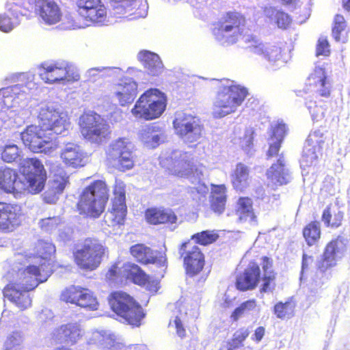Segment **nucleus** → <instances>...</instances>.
Returning a JSON list of instances; mask_svg holds the SVG:
<instances>
[{"instance_id":"obj_53","label":"nucleus","mask_w":350,"mask_h":350,"mask_svg":"<svg viewBox=\"0 0 350 350\" xmlns=\"http://www.w3.org/2000/svg\"><path fill=\"white\" fill-rule=\"evenodd\" d=\"M308 150H313V152H319L321 150V144L323 143L322 139L319 140V131H315L310 133L307 139Z\"/></svg>"},{"instance_id":"obj_56","label":"nucleus","mask_w":350,"mask_h":350,"mask_svg":"<svg viewBox=\"0 0 350 350\" xmlns=\"http://www.w3.org/2000/svg\"><path fill=\"white\" fill-rule=\"evenodd\" d=\"M59 223L58 217H52L42 219L40 221V228L46 231L55 228Z\"/></svg>"},{"instance_id":"obj_29","label":"nucleus","mask_w":350,"mask_h":350,"mask_svg":"<svg viewBox=\"0 0 350 350\" xmlns=\"http://www.w3.org/2000/svg\"><path fill=\"white\" fill-rule=\"evenodd\" d=\"M308 85L314 86V92L318 96L329 98L331 96L332 88L327 80L325 68H316L308 77Z\"/></svg>"},{"instance_id":"obj_42","label":"nucleus","mask_w":350,"mask_h":350,"mask_svg":"<svg viewBox=\"0 0 350 350\" xmlns=\"http://www.w3.org/2000/svg\"><path fill=\"white\" fill-rule=\"evenodd\" d=\"M295 304L288 300L285 302L279 301L273 306V313L280 319H289L295 315Z\"/></svg>"},{"instance_id":"obj_21","label":"nucleus","mask_w":350,"mask_h":350,"mask_svg":"<svg viewBox=\"0 0 350 350\" xmlns=\"http://www.w3.org/2000/svg\"><path fill=\"white\" fill-rule=\"evenodd\" d=\"M176 135L190 142L197 141L202 135L203 126L196 117L184 113H176L173 121Z\"/></svg>"},{"instance_id":"obj_19","label":"nucleus","mask_w":350,"mask_h":350,"mask_svg":"<svg viewBox=\"0 0 350 350\" xmlns=\"http://www.w3.org/2000/svg\"><path fill=\"white\" fill-rule=\"evenodd\" d=\"M55 254L56 247L52 241L39 239L33 243L31 252L24 257L28 262L36 260L37 267L42 268L44 271L51 275L53 267L51 259L55 256Z\"/></svg>"},{"instance_id":"obj_20","label":"nucleus","mask_w":350,"mask_h":350,"mask_svg":"<svg viewBox=\"0 0 350 350\" xmlns=\"http://www.w3.org/2000/svg\"><path fill=\"white\" fill-rule=\"evenodd\" d=\"M76 12L86 23L103 25L107 18V10L102 0H77Z\"/></svg>"},{"instance_id":"obj_6","label":"nucleus","mask_w":350,"mask_h":350,"mask_svg":"<svg viewBox=\"0 0 350 350\" xmlns=\"http://www.w3.org/2000/svg\"><path fill=\"white\" fill-rule=\"evenodd\" d=\"M246 25L247 18L243 14L230 10L224 12L213 24L211 32L217 40L234 44L245 36Z\"/></svg>"},{"instance_id":"obj_7","label":"nucleus","mask_w":350,"mask_h":350,"mask_svg":"<svg viewBox=\"0 0 350 350\" xmlns=\"http://www.w3.org/2000/svg\"><path fill=\"white\" fill-rule=\"evenodd\" d=\"M167 105V98L164 92L157 88H150L138 98L131 113L136 119L150 121L160 118Z\"/></svg>"},{"instance_id":"obj_16","label":"nucleus","mask_w":350,"mask_h":350,"mask_svg":"<svg viewBox=\"0 0 350 350\" xmlns=\"http://www.w3.org/2000/svg\"><path fill=\"white\" fill-rule=\"evenodd\" d=\"M347 249V240L340 236L331 240L325 246L321 260L317 265V275H329L331 269L337 264Z\"/></svg>"},{"instance_id":"obj_37","label":"nucleus","mask_w":350,"mask_h":350,"mask_svg":"<svg viewBox=\"0 0 350 350\" xmlns=\"http://www.w3.org/2000/svg\"><path fill=\"white\" fill-rule=\"evenodd\" d=\"M235 213L241 221H246L248 219L255 221L256 218L253 208V200L247 196H242L238 198Z\"/></svg>"},{"instance_id":"obj_1","label":"nucleus","mask_w":350,"mask_h":350,"mask_svg":"<svg viewBox=\"0 0 350 350\" xmlns=\"http://www.w3.org/2000/svg\"><path fill=\"white\" fill-rule=\"evenodd\" d=\"M38 122L25 128L21 133V140L32 152L49 154L57 147L56 136L68 130V120L65 114L46 107L40 110Z\"/></svg>"},{"instance_id":"obj_26","label":"nucleus","mask_w":350,"mask_h":350,"mask_svg":"<svg viewBox=\"0 0 350 350\" xmlns=\"http://www.w3.org/2000/svg\"><path fill=\"white\" fill-rule=\"evenodd\" d=\"M137 83L131 79H126L116 84L113 88V94L118 104L124 107L131 104L137 94Z\"/></svg>"},{"instance_id":"obj_38","label":"nucleus","mask_w":350,"mask_h":350,"mask_svg":"<svg viewBox=\"0 0 350 350\" xmlns=\"http://www.w3.org/2000/svg\"><path fill=\"white\" fill-rule=\"evenodd\" d=\"M17 213L15 208L5 202H0V230H9L14 226Z\"/></svg>"},{"instance_id":"obj_11","label":"nucleus","mask_w":350,"mask_h":350,"mask_svg":"<svg viewBox=\"0 0 350 350\" xmlns=\"http://www.w3.org/2000/svg\"><path fill=\"white\" fill-rule=\"evenodd\" d=\"M23 189L31 194L42 191L46 180V172L42 161L36 157L27 158L21 165Z\"/></svg>"},{"instance_id":"obj_27","label":"nucleus","mask_w":350,"mask_h":350,"mask_svg":"<svg viewBox=\"0 0 350 350\" xmlns=\"http://www.w3.org/2000/svg\"><path fill=\"white\" fill-rule=\"evenodd\" d=\"M266 176L273 189L288 183V172L286 168V161L282 154L280 155L276 162L271 165L266 172Z\"/></svg>"},{"instance_id":"obj_23","label":"nucleus","mask_w":350,"mask_h":350,"mask_svg":"<svg viewBox=\"0 0 350 350\" xmlns=\"http://www.w3.org/2000/svg\"><path fill=\"white\" fill-rule=\"evenodd\" d=\"M130 253L139 264L156 265L159 267H167V259L165 250H153L142 243H137L130 247Z\"/></svg>"},{"instance_id":"obj_55","label":"nucleus","mask_w":350,"mask_h":350,"mask_svg":"<svg viewBox=\"0 0 350 350\" xmlns=\"http://www.w3.org/2000/svg\"><path fill=\"white\" fill-rule=\"evenodd\" d=\"M18 156V147L16 145L5 146L1 153L2 159L7 163L13 162Z\"/></svg>"},{"instance_id":"obj_22","label":"nucleus","mask_w":350,"mask_h":350,"mask_svg":"<svg viewBox=\"0 0 350 350\" xmlns=\"http://www.w3.org/2000/svg\"><path fill=\"white\" fill-rule=\"evenodd\" d=\"M204 165L195 159L188 152L183 153L176 160L171 169L169 175L180 178H200L203 176Z\"/></svg>"},{"instance_id":"obj_4","label":"nucleus","mask_w":350,"mask_h":350,"mask_svg":"<svg viewBox=\"0 0 350 350\" xmlns=\"http://www.w3.org/2000/svg\"><path fill=\"white\" fill-rule=\"evenodd\" d=\"M273 260L268 256L262 258V274L259 264L251 260L244 270L237 275L234 282L235 288L241 292L252 291L257 288L260 281L262 284L260 293L272 291L275 286L277 273L272 269Z\"/></svg>"},{"instance_id":"obj_57","label":"nucleus","mask_w":350,"mask_h":350,"mask_svg":"<svg viewBox=\"0 0 350 350\" xmlns=\"http://www.w3.org/2000/svg\"><path fill=\"white\" fill-rule=\"evenodd\" d=\"M275 22L280 28L286 29L291 23V18L286 13L278 11L275 14Z\"/></svg>"},{"instance_id":"obj_48","label":"nucleus","mask_w":350,"mask_h":350,"mask_svg":"<svg viewBox=\"0 0 350 350\" xmlns=\"http://www.w3.org/2000/svg\"><path fill=\"white\" fill-rule=\"evenodd\" d=\"M17 174L14 170L0 167V187H10L16 183Z\"/></svg>"},{"instance_id":"obj_63","label":"nucleus","mask_w":350,"mask_h":350,"mask_svg":"<svg viewBox=\"0 0 350 350\" xmlns=\"http://www.w3.org/2000/svg\"><path fill=\"white\" fill-rule=\"evenodd\" d=\"M314 262V258L312 256H308L306 254L302 255L301 261V271H307Z\"/></svg>"},{"instance_id":"obj_10","label":"nucleus","mask_w":350,"mask_h":350,"mask_svg":"<svg viewBox=\"0 0 350 350\" xmlns=\"http://www.w3.org/2000/svg\"><path fill=\"white\" fill-rule=\"evenodd\" d=\"M111 310L133 327H139L146 313L133 297L123 291L112 292L109 297Z\"/></svg>"},{"instance_id":"obj_3","label":"nucleus","mask_w":350,"mask_h":350,"mask_svg":"<svg viewBox=\"0 0 350 350\" xmlns=\"http://www.w3.org/2000/svg\"><path fill=\"white\" fill-rule=\"evenodd\" d=\"M273 260L268 256L262 258V274L259 264L251 260L244 270L237 275L234 282L235 288L241 292L252 291L257 288L260 281L262 284L260 293L272 291L275 286L277 273L272 269Z\"/></svg>"},{"instance_id":"obj_30","label":"nucleus","mask_w":350,"mask_h":350,"mask_svg":"<svg viewBox=\"0 0 350 350\" xmlns=\"http://www.w3.org/2000/svg\"><path fill=\"white\" fill-rule=\"evenodd\" d=\"M138 59L150 76L157 77L163 72V63L159 56L154 53L142 51L139 53Z\"/></svg>"},{"instance_id":"obj_41","label":"nucleus","mask_w":350,"mask_h":350,"mask_svg":"<svg viewBox=\"0 0 350 350\" xmlns=\"http://www.w3.org/2000/svg\"><path fill=\"white\" fill-rule=\"evenodd\" d=\"M219 235L216 230H203L191 235L189 240L194 241V244L202 246H207L216 242Z\"/></svg>"},{"instance_id":"obj_2","label":"nucleus","mask_w":350,"mask_h":350,"mask_svg":"<svg viewBox=\"0 0 350 350\" xmlns=\"http://www.w3.org/2000/svg\"><path fill=\"white\" fill-rule=\"evenodd\" d=\"M49 275L34 264L20 268L15 272L13 281L3 288V296L21 310H25L31 305L29 292L45 282Z\"/></svg>"},{"instance_id":"obj_54","label":"nucleus","mask_w":350,"mask_h":350,"mask_svg":"<svg viewBox=\"0 0 350 350\" xmlns=\"http://www.w3.org/2000/svg\"><path fill=\"white\" fill-rule=\"evenodd\" d=\"M305 103L313 120L319 121L321 118L324 116V109L319 107V106L317 105V101L308 100H306Z\"/></svg>"},{"instance_id":"obj_33","label":"nucleus","mask_w":350,"mask_h":350,"mask_svg":"<svg viewBox=\"0 0 350 350\" xmlns=\"http://www.w3.org/2000/svg\"><path fill=\"white\" fill-rule=\"evenodd\" d=\"M245 42L251 43L250 47L253 48L255 52L259 55H263L268 59L275 61L282 57V49L278 46H265L262 42H259L255 36H251Z\"/></svg>"},{"instance_id":"obj_39","label":"nucleus","mask_w":350,"mask_h":350,"mask_svg":"<svg viewBox=\"0 0 350 350\" xmlns=\"http://www.w3.org/2000/svg\"><path fill=\"white\" fill-rule=\"evenodd\" d=\"M347 23L345 17L340 14L335 15L332 27V35L336 42L345 43L348 39Z\"/></svg>"},{"instance_id":"obj_45","label":"nucleus","mask_w":350,"mask_h":350,"mask_svg":"<svg viewBox=\"0 0 350 350\" xmlns=\"http://www.w3.org/2000/svg\"><path fill=\"white\" fill-rule=\"evenodd\" d=\"M257 306L255 299H250L242 302L231 313L230 318L233 321H237L243 314L254 310Z\"/></svg>"},{"instance_id":"obj_14","label":"nucleus","mask_w":350,"mask_h":350,"mask_svg":"<svg viewBox=\"0 0 350 350\" xmlns=\"http://www.w3.org/2000/svg\"><path fill=\"white\" fill-rule=\"evenodd\" d=\"M178 254L186 275L194 278L204 271L206 264L205 254L191 240H187L179 245Z\"/></svg>"},{"instance_id":"obj_60","label":"nucleus","mask_w":350,"mask_h":350,"mask_svg":"<svg viewBox=\"0 0 350 350\" xmlns=\"http://www.w3.org/2000/svg\"><path fill=\"white\" fill-rule=\"evenodd\" d=\"M120 273V269L118 263L113 264L106 273V278L109 281L116 280Z\"/></svg>"},{"instance_id":"obj_47","label":"nucleus","mask_w":350,"mask_h":350,"mask_svg":"<svg viewBox=\"0 0 350 350\" xmlns=\"http://www.w3.org/2000/svg\"><path fill=\"white\" fill-rule=\"evenodd\" d=\"M17 19V14L10 12V10L8 13L0 15V30L4 32L11 31L18 23Z\"/></svg>"},{"instance_id":"obj_28","label":"nucleus","mask_w":350,"mask_h":350,"mask_svg":"<svg viewBox=\"0 0 350 350\" xmlns=\"http://www.w3.org/2000/svg\"><path fill=\"white\" fill-rule=\"evenodd\" d=\"M308 85L314 86V92L318 96L329 98L331 96L332 88L327 80L325 68H316L308 77Z\"/></svg>"},{"instance_id":"obj_34","label":"nucleus","mask_w":350,"mask_h":350,"mask_svg":"<svg viewBox=\"0 0 350 350\" xmlns=\"http://www.w3.org/2000/svg\"><path fill=\"white\" fill-rule=\"evenodd\" d=\"M53 337L59 343L73 345L80 337V329L75 325H62L55 330Z\"/></svg>"},{"instance_id":"obj_35","label":"nucleus","mask_w":350,"mask_h":350,"mask_svg":"<svg viewBox=\"0 0 350 350\" xmlns=\"http://www.w3.org/2000/svg\"><path fill=\"white\" fill-rule=\"evenodd\" d=\"M344 213L335 204H329L323 211L321 220L327 228H337L342 225Z\"/></svg>"},{"instance_id":"obj_5","label":"nucleus","mask_w":350,"mask_h":350,"mask_svg":"<svg viewBox=\"0 0 350 350\" xmlns=\"http://www.w3.org/2000/svg\"><path fill=\"white\" fill-rule=\"evenodd\" d=\"M109 189L105 180L91 182L81 190L76 204L80 215L98 218L105 211L109 200Z\"/></svg>"},{"instance_id":"obj_43","label":"nucleus","mask_w":350,"mask_h":350,"mask_svg":"<svg viewBox=\"0 0 350 350\" xmlns=\"http://www.w3.org/2000/svg\"><path fill=\"white\" fill-rule=\"evenodd\" d=\"M69 183V177L66 172L61 170L54 174L53 180L51 182L50 190L54 195H59L63 193L66 186Z\"/></svg>"},{"instance_id":"obj_49","label":"nucleus","mask_w":350,"mask_h":350,"mask_svg":"<svg viewBox=\"0 0 350 350\" xmlns=\"http://www.w3.org/2000/svg\"><path fill=\"white\" fill-rule=\"evenodd\" d=\"M23 86L19 84L8 86L0 89V99H3L2 102L4 105L8 107L5 101V98L15 99L22 92Z\"/></svg>"},{"instance_id":"obj_52","label":"nucleus","mask_w":350,"mask_h":350,"mask_svg":"<svg viewBox=\"0 0 350 350\" xmlns=\"http://www.w3.org/2000/svg\"><path fill=\"white\" fill-rule=\"evenodd\" d=\"M329 43L326 37H320L317 42L315 55L316 56L328 57L331 53Z\"/></svg>"},{"instance_id":"obj_64","label":"nucleus","mask_w":350,"mask_h":350,"mask_svg":"<svg viewBox=\"0 0 350 350\" xmlns=\"http://www.w3.org/2000/svg\"><path fill=\"white\" fill-rule=\"evenodd\" d=\"M265 334V329L262 326L258 327L255 330L252 337V339L256 342L261 341Z\"/></svg>"},{"instance_id":"obj_32","label":"nucleus","mask_w":350,"mask_h":350,"mask_svg":"<svg viewBox=\"0 0 350 350\" xmlns=\"http://www.w3.org/2000/svg\"><path fill=\"white\" fill-rule=\"evenodd\" d=\"M61 159L66 165L77 168L85 165V154L77 145L67 146L61 153Z\"/></svg>"},{"instance_id":"obj_58","label":"nucleus","mask_w":350,"mask_h":350,"mask_svg":"<svg viewBox=\"0 0 350 350\" xmlns=\"http://www.w3.org/2000/svg\"><path fill=\"white\" fill-rule=\"evenodd\" d=\"M286 133V128L284 124H278L272 129L271 137L275 138L276 141L283 142Z\"/></svg>"},{"instance_id":"obj_18","label":"nucleus","mask_w":350,"mask_h":350,"mask_svg":"<svg viewBox=\"0 0 350 350\" xmlns=\"http://www.w3.org/2000/svg\"><path fill=\"white\" fill-rule=\"evenodd\" d=\"M62 299L72 304L83 308L88 311L98 309L99 302L94 293L81 286L70 285L66 287L61 294Z\"/></svg>"},{"instance_id":"obj_59","label":"nucleus","mask_w":350,"mask_h":350,"mask_svg":"<svg viewBox=\"0 0 350 350\" xmlns=\"http://www.w3.org/2000/svg\"><path fill=\"white\" fill-rule=\"evenodd\" d=\"M114 3H118L115 8L120 10L118 13L122 11L124 12H131L133 10V5L135 4L134 0H112Z\"/></svg>"},{"instance_id":"obj_15","label":"nucleus","mask_w":350,"mask_h":350,"mask_svg":"<svg viewBox=\"0 0 350 350\" xmlns=\"http://www.w3.org/2000/svg\"><path fill=\"white\" fill-rule=\"evenodd\" d=\"M106 163L109 167L122 172L134 167L133 152L123 139H118L109 145L106 152Z\"/></svg>"},{"instance_id":"obj_9","label":"nucleus","mask_w":350,"mask_h":350,"mask_svg":"<svg viewBox=\"0 0 350 350\" xmlns=\"http://www.w3.org/2000/svg\"><path fill=\"white\" fill-rule=\"evenodd\" d=\"M247 95V90L241 85H223L217 92L213 103V117L222 118L234 113Z\"/></svg>"},{"instance_id":"obj_62","label":"nucleus","mask_w":350,"mask_h":350,"mask_svg":"<svg viewBox=\"0 0 350 350\" xmlns=\"http://www.w3.org/2000/svg\"><path fill=\"white\" fill-rule=\"evenodd\" d=\"M174 324L176 329V334L180 337L186 336V329L183 325V323L179 317H176L174 320Z\"/></svg>"},{"instance_id":"obj_25","label":"nucleus","mask_w":350,"mask_h":350,"mask_svg":"<svg viewBox=\"0 0 350 350\" xmlns=\"http://www.w3.org/2000/svg\"><path fill=\"white\" fill-rule=\"evenodd\" d=\"M36 12L49 25L59 23L62 17L61 8L55 0H36Z\"/></svg>"},{"instance_id":"obj_51","label":"nucleus","mask_w":350,"mask_h":350,"mask_svg":"<svg viewBox=\"0 0 350 350\" xmlns=\"http://www.w3.org/2000/svg\"><path fill=\"white\" fill-rule=\"evenodd\" d=\"M161 225H174L178 222V216L174 211L170 208L161 207Z\"/></svg>"},{"instance_id":"obj_8","label":"nucleus","mask_w":350,"mask_h":350,"mask_svg":"<svg viewBox=\"0 0 350 350\" xmlns=\"http://www.w3.org/2000/svg\"><path fill=\"white\" fill-rule=\"evenodd\" d=\"M108 255L109 249L104 243L96 238L89 237L73 252V260L80 269L92 271Z\"/></svg>"},{"instance_id":"obj_24","label":"nucleus","mask_w":350,"mask_h":350,"mask_svg":"<svg viewBox=\"0 0 350 350\" xmlns=\"http://www.w3.org/2000/svg\"><path fill=\"white\" fill-rule=\"evenodd\" d=\"M122 269L125 278L131 280L133 284L146 287L148 291L157 289V281L153 280L139 265L135 263H125Z\"/></svg>"},{"instance_id":"obj_17","label":"nucleus","mask_w":350,"mask_h":350,"mask_svg":"<svg viewBox=\"0 0 350 350\" xmlns=\"http://www.w3.org/2000/svg\"><path fill=\"white\" fill-rule=\"evenodd\" d=\"M126 187L124 182L116 179L113 185L111 206L109 211L108 219L112 226H122L127 215L126 204Z\"/></svg>"},{"instance_id":"obj_31","label":"nucleus","mask_w":350,"mask_h":350,"mask_svg":"<svg viewBox=\"0 0 350 350\" xmlns=\"http://www.w3.org/2000/svg\"><path fill=\"white\" fill-rule=\"evenodd\" d=\"M211 188L210 208L215 213L221 215L226 210L227 202L226 187L224 185L211 184Z\"/></svg>"},{"instance_id":"obj_40","label":"nucleus","mask_w":350,"mask_h":350,"mask_svg":"<svg viewBox=\"0 0 350 350\" xmlns=\"http://www.w3.org/2000/svg\"><path fill=\"white\" fill-rule=\"evenodd\" d=\"M302 234L308 246L316 245L321 236L320 222L318 221L309 222L303 228Z\"/></svg>"},{"instance_id":"obj_12","label":"nucleus","mask_w":350,"mask_h":350,"mask_svg":"<svg viewBox=\"0 0 350 350\" xmlns=\"http://www.w3.org/2000/svg\"><path fill=\"white\" fill-rule=\"evenodd\" d=\"M40 78L48 84L62 81L75 82L80 79L75 66L66 61L44 62L39 66Z\"/></svg>"},{"instance_id":"obj_44","label":"nucleus","mask_w":350,"mask_h":350,"mask_svg":"<svg viewBox=\"0 0 350 350\" xmlns=\"http://www.w3.org/2000/svg\"><path fill=\"white\" fill-rule=\"evenodd\" d=\"M250 334L249 329L245 327H241L236 329L232 334V338L228 342V350H234L242 347Z\"/></svg>"},{"instance_id":"obj_46","label":"nucleus","mask_w":350,"mask_h":350,"mask_svg":"<svg viewBox=\"0 0 350 350\" xmlns=\"http://www.w3.org/2000/svg\"><path fill=\"white\" fill-rule=\"evenodd\" d=\"M23 342V336L20 332L14 331L9 334L3 345V350H19Z\"/></svg>"},{"instance_id":"obj_36","label":"nucleus","mask_w":350,"mask_h":350,"mask_svg":"<svg viewBox=\"0 0 350 350\" xmlns=\"http://www.w3.org/2000/svg\"><path fill=\"white\" fill-rule=\"evenodd\" d=\"M249 168L242 163H237L231 175L233 188L237 191L243 192L249 185Z\"/></svg>"},{"instance_id":"obj_61","label":"nucleus","mask_w":350,"mask_h":350,"mask_svg":"<svg viewBox=\"0 0 350 350\" xmlns=\"http://www.w3.org/2000/svg\"><path fill=\"white\" fill-rule=\"evenodd\" d=\"M282 142L275 141L269 144V148L267 152V157L268 159L276 157L278 154Z\"/></svg>"},{"instance_id":"obj_50","label":"nucleus","mask_w":350,"mask_h":350,"mask_svg":"<svg viewBox=\"0 0 350 350\" xmlns=\"http://www.w3.org/2000/svg\"><path fill=\"white\" fill-rule=\"evenodd\" d=\"M145 219L151 225H161V207L148 208L144 212Z\"/></svg>"},{"instance_id":"obj_13","label":"nucleus","mask_w":350,"mask_h":350,"mask_svg":"<svg viewBox=\"0 0 350 350\" xmlns=\"http://www.w3.org/2000/svg\"><path fill=\"white\" fill-rule=\"evenodd\" d=\"M79 126L83 137L94 143H101L110 134L109 124L94 111L83 113L79 118Z\"/></svg>"}]
</instances>
